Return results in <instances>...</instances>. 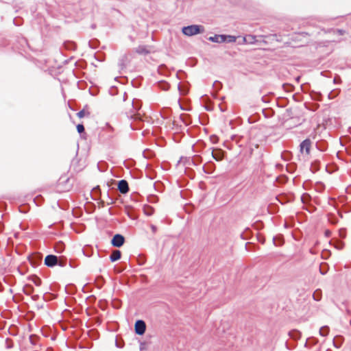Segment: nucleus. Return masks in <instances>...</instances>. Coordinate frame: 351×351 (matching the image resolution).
Masks as SVG:
<instances>
[{"label":"nucleus","instance_id":"nucleus-1","mask_svg":"<svg viewBox=\"0 0 351 351\" xmlns=\"http://www.w3.org/2000/svg\"><path fill=\"white\" fill-rule=\"evenodd\" d=\"M204 28L202 25H192L182 28V33L189 36L196 35L199 33H203Z\"/></svg>","mask_w":351,"mask_h":351},{"label":"nucleus","instance_id":"nucleus-2","mask_svg":"<svg viewBox=\"0 0 351 351\" xmlns=\"http://www.w3.org/2000/svg\"><path fill=\"white\" fill-rule=\"evenodd\" d=\"M135 332L137 335H142L145 333L146 330V324L143 320H137L134 326Z\"/></svg>","mask_w":351,"mask_h":351},{"label":"nucleus","instance_id":"nucleus-3","mask_svg":"<svg viewBox=\"0 0 351 351\" xmlns=\"http://www.w3.org/2000/svg\"><path fill=\"white\" fill-rule=\"evenodd\" d=\"M125 242V238L121 234H115L112 241L111 243L114 247H121Z\"/></svg>","mask_w":351,"mask_h":351},{"label":"nucleus","instance_id":"nucleus-4","mask_svg":"<svg viewBox=\"0 0 351 351\" xmlns=\"http://www.w3.org/2000/svg\"><path fill=\"white\" fill-rule=\"evenodd\" d=\"M300 147L302 154L305 153V154L308 155L311 147V142L309 139H305L301 143Z\"/></svg>","mask_w":351,"mask_h":351},{"label":"nucleus","instance_id":"nucleus-5","mask_svg":"<svg viewBox=\"0 0 351 351\" xmlns=\"http://www.w3.org/2000/svg\"><path fill=\"white\" fill-rule=\"evenodd\" d=\"M58 263L57 256L54 255H48L45 258V264L48 267H53Z\"/></svg>","mask_w":351,"mask_h":351},{"label":"nucleus","instance_id":"nucleus-6","mask_svg":"<svg viewBox=\"0 0 351 351\" xmlns=\"http://www.w3.org/2000/svg\"><path fill=\"white\" fill-rule=\"evenodd\" d=\"M118 189L121 193H126L129 191L128 184L126 180H121L118 183Z\"/></svg>","mask_w":351,"mask_h":351},{"label":"nucleus","instance_id":"nucleus-7","mask_svg":"<svg viewBox=\"0 0 351 351\" xmlns=\"http://www.w3.org/2000/svg\"><path fill=\"white\" fill-rule=\"evenodd\" d=\"M224 152L220 149H215L212 151V156L217 161H221L223 158Z\"/></svg>","mask_w":351,"mask_h":351},{"label":"nucleus","instance_id":"nucleus-8","mask_svg":"<svg viewBox=\"0 0 351 351\" xmlns=\"http://www.w3.org/2000/svg\"><path fill=\"white\" fill-rule=\"evenodd\" d=\"M208 40L214 43H221L226 41V38L225 37V35H215L209 37Z\"/></svg>","mask_w":351,"mask_h":351},{"label":"nucleus","instance_id":"nucleus-9","mask_svg":"<svg viewBox=\"0 0 351 351\" xmlns=\"http://www.w3.org/2000/svg\"><path fill=\"white\" fill-rule=\"evenodd\" d=\"M121 253L119 250H114L110 256V259L112 262H114V261H117L118 260H119L121 258Z\"/></svg>","mask_w":351,"mask_h":351},{"label":"nucleus","instance_id":"nucleus-10","mask_svg":"<svg viewBox=\"0 0 351 351\" xmlns=\"http://www.w3.org/2000/svg\"><path fill=\"white\" fill-rule=\"evenodd\" d=\"M135 51L139 54H147L149 53V51L145 46H138L135 49Z\"/></svg>","mask_w":351,"mask_h":351},{"label":"nucleus","instance_id":"nucleus-11","mask_svg":"<svg viewBox=\"0 0 351 351\" xmlns=\"http://www.w3.org/2000/svg\"><path fill=\"white\" fill-rule=\"evenodd\" d=\"M328 332H329V328L326 326H322L319 329V334H320V335H322L323 337H326V335H328Z\"/></svg>","mask_w":351,"mask_h":351},{"label":"nucleus","instance_id":"nucleus-12","mask_svg":"<svg viewBox=\"0 0 351 351\" xmlns=\"http://www.w3.org/2000/svg\"><path fill=\"white\" fill-rule=\"evenodd\" d=\"M89 114L90 112L85 109H83L77 113V116L80 119L84 118L86 116H89Z\"/></svg>","mask_w":351,"mask_h":351},{"label":"nucleus","instance_id":"nucleus-13","mask_svg":"<svg viewBox=\"0 0 351 351\" xmlns=\"http://www.w3.org/2000/svg\"><path fill=\"white\" fill-rule=\"evenodd\" d=\"M225 37L226 38L227 43H234L237 40V37L234 36H230V35H225Z\"/></svg>","mask_w":351,"mask_h":351},{"label":"nucleus","instance_id":"nucleus-14","mask_svg":"<svg viewBox=\"0 0 351 351\" xmlns=\"http://www.w3.org/2000/svg\"><path fill=\"white\" fill-rule=\"evenodd\" d=\"M32 282H34V284L36 285V286H40L41 285V283H42V281L40 280V278L37 277V276H34L32 278Z\"/></svg>","mask_w":351,"mask_h":351},{"label":"nucleus","instance_id":"nucleus-15","mask_svg":"<svg viewBox=\"0 0 351 351\" xmlns=\"http://www.w3.org/2000/svg\"><path fill=\"white\" fill-rule=\"evenodd\" d=\"M255 40V38L252 36H248V37H244L243 38V43H252Z\"/></svg>","mask_w":351,"mask_h":351},{"label":"nucleus","instance_id":"nucleus-16","mask_svg":"<svg viewBox=\"0 0 351 351\" xmlns=\"http://www.w3.org/2000/svg\"><path fill=\"white\" fill-rule=\"evenodd\" d=\"M77 130L79 133H82L84 131V127L82 124H78L77 125Z\"/></svg>","mask_w":351,"mask_h":351},{"label":"nucleus","instance_id":"nucleus-17","mask_svg":"<svg viewBox=\"0 0 351 351\" xmlns=\"http://www.w3.org/2000/svg\"><path fill=\"white\" fill-rule=\"evenodd\" d=\"M145 213L147 215H151L153 213L152 208L151 207H148L147 208H145Z\"/></svg>","mask_w":351,"mask_h":351},{"label":"nucleus","instance_id":"nucleus-18","mask_svg":"<svg viewBox=\"0 0 351 351\" xmlns=\"http://www.w3.org/2000/svg\"><path fill=\"white\" fill-rule=\"evenodd\" d=\"M325 234L327 237H330V232L329 230H326Z\"/></svg>","mask_w":351,"mask_h":351},{"label":"nucleus","instance_id":"nucleus-19","mask_svg":"<svg viewBox=\"0 0 351 351\" xmlns=\"http://www.w3.org/2000/svg\"><path fill=\"white\" fill-rule=\"evenodd\" d=\"M333 344L334 346L336 347V348H339L340 347V345H337V342L335 340L333 341Z\"/></svg>","mask_w":351,"mask_h":351},{"label":"nucleus","instance_id":"nucleus-20","mask_svg":"<svg viewBox=\"0 0 351 351\" xmlns=\"http://www.w3.org/2000/svg\"><path fill=\"white\" fill-rule=\"evenodd\" d=\"M151 228H152V230H153V232H156V226H153V225H152V226H151Z\"/></svg>","mask_w":351,"mask_h":351},{"label":"nucleus","instance_id":"nucleus-21","mask_svg":"<svg viewBox=\"0 0 351 351\" xmlns=\"http://www.w3.org/2000/svg\"><path fill=\"white\" fill-rule=\"evenodd\" d=\"M165 87L164 88L165 89H168L169 85L168 84H165Z\"/></svg>","mask_w":351,"mask_h":351},{"label":"nucleus","instance_id":"nucleus-22","mask_svg":"<svg viewBox=\"0 0 351 351\" xmlns=\"http://www.w3.org/2000/svg\"><path fill=\"white\" fill-rule=\"evenodd\" d=\"M327 351H331V350H327Z\"/></svg>","mask_w":351,"mask_h":351}]
</instances>
